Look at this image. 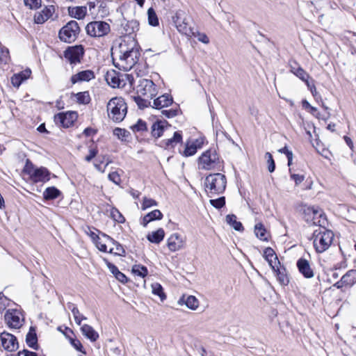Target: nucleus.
I'll return each instance as SVG.
<instances>
[{
    "label": "nucleus",
    "mask_w": 356,
    "mask_h": 356,
    "mask_svg": "<svg viewBox=\"0 0 356 356\" xmlns=\"http://www.w3.org/2000/svg\"><path fill=\"white\" fill-rule=\"evenodd\" d=\"M1 346L8 351L13 352L18 348L17 338L8 332H2L0 334Z\"/></svg>",
    "instance_id": "nucleus-14"
},
{
    "label": "nucleus",
    "mask_w": 356,
    "mask_h": 356,
    "mask_svg": "<svg viewBox=\"0 0 356 356\" xmlns=\"http://www.w3.org/2000/svg\"><path fill=\"white\" fill-rule=\"evenodd\" d=\"M10 60L8 49L0 43V65L6 64Z\"/></svg>",
    "instance_id": "nucleus-42"
},
{
    "label": "nucleus",
    "mask_w": 356,
    "mask_h": 356,
    "mask_svg": "<svg viewBox=\"0 0 356 356\" xmlns=\"http://www.w3.org/2000/svg\"><path fill=\"white\" fill-rule=\"evenodd\" d=\"M77 113L74 111H68L66 113H60L54 116V121L57 124L63 127H70L76 120Z\"/></svg>",
    "instance_id": "nucleus-12"
},
{
    "label": "nucleus",
    "mask_w": 356,
    "mask_h": 356,
    "mask_svg": "<svg viewBox=\"0 0 356 356\" xmlns=\"http://www.w3.org/2000/svg\"><path fill=\"white\" fill-rule=\"evenodd\" d=\"M167 245L170 251L175 252L183 247L184 241L178 234H173L168 238Z\"/></svg>",
    "instance_id": "nucleus-20"
},
{
    "label": "nucleus",
    "mask_w": 356,
    "mask_h": 356,
    "mask_svg": "<svg viewBox=\"0 0 356 356\" xmlns=\"http://www.w3.org/2000/svg\"><path fill=\"white\" fill-rule=\"evenodd\" d=\"M290 71L301 80H306L309 78V75L305 71L300 65L295 60L289 62Z\"/></svg>",
    "instance_id": "nucleus-23"
},
{
    "label": "nucleus",
    "mask_w": 356,
    "mask_h": 356,
    "mask_svg": "<svg viewBox=\"0 0 356 356\" xmlns=\"http://www.w3.org/2000/svg\"><path fill=\"white\" fill-rule=\"evenodd\" d=\"M196 38L200 42H202L204 44H208L209 42V39L207 35L204 33H200L198 31H195Z\"/></svg>",
    "instance_id": "nucleus-56"
},
{
    "label": "nucleus",
    "mask_w": 356,
    "mask_h": 356,
    "mask_svg": "<svg viewBox=\"0 0 356 356\" xmlns=\"http://www.w3.org/2000/svg\"><path fill=\"white\" fill-rule=\"evenodd\" d=\"M265 158L267 159L268 169L270 172H274L275 169V164L272 154L270 152H266Z\"/></svg>",
    "instance_id": "nucleus-51"
},
{
    "label": "nucleus",
    "mask_w": 356,
    "mask_h": 356,
    "mask_svg": "<svg viewBox=\"0 0 356 356\" xmlns=\"http://www.w3.org/2000/svg\"><path fill=\"white\" fill-rule=\"evenodd\" d=\"M190 16L184 10H179L172 17V21L177 31L187 37L196 36L194 29L191 26Z\"/></svg>",
    "instance_id": "nucleus-6"
},
{
    "label": "nucleus",
    "mask_w": 356,
    "mask_h": 356,
    "mask_svg": "<svg viewBox=\"0 0 356 356\" xmlns=\"http://www.w3.org/2000/svg\"><path fill=\"white\" fill-rule=\"evenodd\" d=\"M275 272H277V279L280 282V283L282 285H287L289 282V280L286 274L284 271H282L280 269V266H278V270H274Z\"/></svg>",
    "instance_id": "nucleus-44"
},
{
    "label": "nucleus",
    "mask_w": 356,
    "mask_h": 356,
    "mask_svg": "<svg viewBox=\"0 0 356 356\" xmlns=\"http://www.w3.org/2000/svg\"><path fill=\"white\" fill-rule=\"evenodd\" d=\"M83 54L84 49L82 45L69 47L64 51V57L70 64L80 63Z\"/></svg>",
    "instance_id": "nucleus-11"
},
{
    "label": "nucleus",
    "mask_w": 356,
    "mask_h": 356,
    "mask_svg": "<svg viewBox=\"0 0 356 356\" xmlns=\"http://www.w3.org/2000/svg\"><path fill=\"white\" fill-rule=\"evenodd\" d=\"M205 191L211 197L222 193L226 188V177L221 173H214L208 175L204 181Z\"/></svg>",
    "instance_id": "nucleus-4"
},
{
    "label": "nucleus",
    "mask_w": 356,
    "mask_h": 356,
    "mask_svg": "<svg viewBox=\"0 0 356 356\" xmlns=\"http://www.w3.org/2000/svg\"><path fill=\"white\" fill-rule=\"evenodd\" d=\"M113 135L122 141H127L130 136V133L124 129L117 127L113 130Z\"/></svg>",
    "instance_id": "nucleus-38"
},
{
    "label": "nucleus",
    "mask_w": 356,
    "mask_h": 356,
    "mask_svg": "<svg viewBox=\"0 0 356 356\" xmlns=\"http://www.w3.org/2000/svg\"><path fill=\"white\" fill-rule=\"evenodd\" d=\"M115 277L118 281H120L122 283H126L127 282V277L124 273H121L120 271L118 273H117V275Z\"/></svg>",
    "instance_id": "nucleus-61"
},
{
    "label": "nucleus",
    "mask_w": 356,
    "mask_h": 356,
    "mask_svg": "<svg viewBox=\"0 0 356 356\" xmlns=\"http://www.w3.org/2000/svg\"><path fill=\"white\" fill-rule=\"evenodd\" d=\"M148 22L151 26H156L159 25V19L157 15L152 8L147 10Z\"/></svg>",
    "instance_id": "nucleus-43"
},
{
    "label": "nucleus",
    "mask_w": 356,
    "mask_h": 356,
    "mask_svg": "<svg viewBox=\"0 0 356 356\" xmlns=\"http://www.w3.org/2000/svg\"><path fill=\"white\" fill-rule=\"evenodd\" d=\"M95 79V73L90 70L79 72L71 76L70 81L72 84L78 82L89 81Z\"/></svg>",
    "instance_id": "nucleus-16"
},
{
    "label": "nucleus",
    "mask_w": 356,
    "mask_h": 356,
    "mask_svg": "<svg viewBox=\"0 0 356 356\" xmlns=\"http://www.w3.org/2000/svg\"><path fill=\"white\" fill-rule=\"evenodd\" d=\"M5 321L11 328L17 329L22 325L21 314L16 309L8 310L4 316Z\"/></svg>",
    "instance_id": "nucleus-13"
},
{
    "label": "nucleus",
    "mask_w": 356,
    "mask_h": 356,
    "mask_svg": "<svg viewBox=\"0 0 356 356\" xmlns=\"http://www.w3.org/2000/svg\"><path fill=\"white\" fill-rule=\"evenodd\" d=\"M31 71L29 69L18 73V74L20 75V76L22 77L24 80H26L31 76Z\"/></svg>",
    "instance_id": "nucleus-63"
},
{
    "label": "nucleus",
    "mask_w": 356,
    "mask_h": 356,
    "mask_svg": "<svg viewBox=\"0 0 356 356\" xmlns=\"http://www.w3.org/2000/svg\"><path fill=\"white\" fill-rule=\"evenodd\" d=\"M81 330L86 338L91 341H96L99 338V334L93 329V327L88 324H83L81 327Z\"/></svg>",
    "instance_id": "nucleus-27"
},
{
    "label": "nucleus",
    "mask_w": 356,
    "mask_h": 356,
    "mask_svg": "<svg viewBox=\"0 0 356 356\" xmlns=\"http://www.w3.org/2000/svg\"><path fill=\"white\" fill-rule=\"evenodd\" d=\"M236 216L234 214H229L226 216V222L236 231H243V227L242 223L237 221Z\"/></svg>",
    "instance_id": "nucleus-34"
},
{
    "label": "nucleus",
    "mask_w": 356,
    "mask_h": 356,
    "mask_svg": "<svg viewBox=\"0 0 356 356\" xmlns=\"http://www.w3.org/2000/svg\"><path fill=\"white\" fill-rule=\"evenodd\" d=\"M79 31L78 23L72 20L60 30L59 38L62 41L70 43L76 40Z\"/></svg>",
    "instance_id": "nucleus-8"
},
{
    "label": "nucleus",
    "mask_w": 356,
    "mask_h": 356,
    "mask_svg": "<svg viewBox=\"0 0 356 356\" xmlns=\"http://www.w3.org/2000/svg\"><path fill=\"white\" fill-rule=\"evenodd\" d=\"M106 80L108 84L113 88H121L125 84L124 80L120 79V74L115 71L108 72L106 76Z\"/></svg>",
    "instance_id": "nucleus-19"
},
{
    "label": "nucleus",
    "mask_w": 356,
    "mask_h": 356,
    "mask_svg": "<svg viewBox=\"0 0 356 356\" xmlns=\"http://www.w3.org/2000/svg\"><path fill=\"white\" fill-rule=\"evenodd\" d=\"M130 128L134 132L144 131H147V124L145 121L138 120V122L135 124L131 126Z\"/></svg>",
    "instance_id": "nucleus-46"
},
{
    "label": "nucleus",
    "mask_w": 356,
    "mask_h": 356,
    "mask_svg": "<svg viewBox=\"0 0 356 356\" xmlns=\"http://www.w3.org/2000/svg\"><path fill=\"white\" fill-rule=\"evenodd\" d=\"M140 56L137 48H129L126 43H121L119 46V59L115 65L120 70L129 71L138 63Z\"/></svg>",
    "instance_id": "nucleus-1"
},
{
    "label": "nucleus",
    "mask_w": 356,
    "mask_h": 356,
    "mask_svg": "<svg viewBox=\"0 0 356 356\" xmlns=\"http://www.w3.org/2000/svg\"><path fill=\"white\" fill-rule=\"evenodd\" d=\"M127 111V106L122 98H112L107 104L108 117L114 122H120L124 120Z\"/></svg>",
    "instance_id": "nucleus-5"
},
{
    "label": "nucleus",
    "mask_w": 356,
    "mask_h": 356,
    "mask_svg": "<svg viewBox=\"0 0 356 356\" xmlns=\"http://www.w3.org/2000/svg\"><path fill=\"white\" fill-rule=\"evenodd\" d=\"M131 271L134 275L140 276L143 278L147 276L148 273L147 268L145 266L140 264L134 265Z\"/></svg>",
    "instance_id": "nucleus-39"
},
{
    "label": "nucleus",
    "mask_w": 356,
    "mask_h": 356,
    "mask_svg": "<svg viewBox=\"0 0 356 356\" xmlns=\"http://www.w3.org/2000/svg\"><path fill=\"white\" fill-rule=\"evenodd\" d=\"M172 103V98L168 94L161 95L153 102V108L161 109L170 106Z\"/></svg>",
    "instance_id": "nucleus-25"
},
{
    "label": "nucleus",
    "mask_w": 356,
    "mask_h": 356,
    "mask_svg": "<svg viewBox=\"0 0 356 356\" xmlns=\"http://www.w3.org/2000/svg\"><path fill=\"white\" fill-rule=\"evenodd\" d=\"M24 2L30 9H38L42 4V0H24Z\"/></svg>",
    "instance_id": "nucleus-50"
},
{
    "label": "nucleus",
    "mask_w": 356,
    "mask_h": 356,
    "mask_svg": "<svg viewBox=\"0 0 356 356\" xmlns=\"http://www.w3.org/2000/svg\"><path fill=\"white\" fill-rule=\"evenodd\" d=\"M21 354H23L24 356H38L37 354L34 352H31L27 350H24L22 352H19L17 355L20 356Z\"/></svg>",
    "instance_id": "nucleus-64"
},
{
    "label": "nucleus",
    "mask_w": 356,
    "mask_h": 356,
    "mask_svg": "<svg viewBox=\"0 0 356 356\" xmlns=\"http://www.w3.org/2000/svg\"><path fill=\"white\" fill-rule=\"evenodd\" d=\"M108 268H109L110 271L113 274L114 276L117 275L120 272L118 268L113 264L108 263Z\"/></svg>",
    "instance_id": "nucleus-62"
},
{
    "label": "nucleus",
    "mask_w": 356,
    "mask_h": 356,
    "mask_svg": "<svg viewBox=\"0 0 356 356\" xmlns=\"http://www.w3.org/2000/svg\"><path fill=\"white\" fill-rule=\"evenodd\" d=\"M151 287L152 293L158 296L162 302L166 299V296L163 292V289L159 283H153L152 284Z\"/></svg>",
    "instance_id": "nucleus-35"
},
{
    "label": "nucleus",
    "mask_w": 356,
    "mask_h": 356,
    "mask_svg": "<svg viewBox=\"0 0 356 356\" xmlns=\"http://www.w3.org/2000/svg\"><path fill=\"white\" fill-rule=\"evenodd\" d=\"M210 204L216 209H221L225 204V197L210 200Z\"/></svg>",
    "instance_id": "nucleus-49"
},
{
    "label": "nucleus",
    "mask_w": 356,
    "mask_h": 356,
    "mask_svg": "<svg viewBox=\"0 0 356 356\" xmlns=\"http://www.w3.org/2000/svg\"><path fill=\"white\" fill-rule=\"evenodd\" d=\"M26 341L30 348H32L35 350L38 348L36 331L33 327H30L29 331L26 337Z\"/></svg>",
    "instance_id": "nucleus-29"
},
{
    "label": "nucleus",
    "mask_w": 356,
    "mask_h": 356,
    "mask_svg": "<svg viewBox=\"0 0 356 356\" xmlns=\"http://www.w3.org/2000/svg\"><path fill=\"white\" fill-rule=\"evenodd\" d=\"M71 344L72 345V346L77 350L81 352V353H85L83 350V346L81 343V341L78 339H71Z\"/></svg>",
    "instance_id": "nucleus-58"
},
{
    "label": "nucleus",
    "mask_w": 356,
    "mask_h": 356,
    "mask_svg": "<svg viewBox=\"0 0 356 356\" xmlns=\"http://www.w3.org/2000/svg\"><path fill=\"white\" fill-rule=\"evenodd\" d=\"M182 142V135L180 131H175L172 138L165 140L163 141L165 149H172L177 144Z\"/></svg>",
    "instance_id": "nucleus-28"
},
{
    "label": "nucleus",
    "mask_w": 356,
    "mask_h": 356,
    "mask_svg": "<svg viewBox=\"0 0 356 356\" xmlns=\"http://www.w3.org/2000/svg\"><path fill=\"white\" fill-rule=\"evenodd\" d=\"M110 25L103 21H94L88 23L86 26L88 35L91 37H102L110 32Z\"/></svg>",
    "instance_id": "nucleus-9"
},
{
    "label": "nucleus",
    "mask_w": 356,
    "mask_h": 356,
    "mask_svg": "<svg viewBox=\"0 0 356 356\" xmlns=\"http://www.w3.org/2000/svg\"><path fill=\"white\" fill-rule=\"evenodd\" d=\"M178 305H185L191 310H196L199 307V300L194 296H182L178 300Z\"/></svg>",
    "instance_id": "nucleus-21"
},
{
    "label": "nucleus",
    "mask_w": 356,
    "mask_h": 356,
    "mask_svg": "<svg viewBox=\"0 0 356 356\" xmlns=\"http://www.w3.org/2000/svg\"><path fill=\"white\" fill-rule=\"evenodd\" d=\"M76 102L79 104H87L90 101L89 92L88 91L80 92L74 95Z\"/></svg>",
    "instance_id": "nucleus-41"
},
{
    "label": "nucleus",
    "mask_w": 356,
    "mask_h": 356,
    "mask_svg": "<svg viewBox=\"0 0 356 356\" xmlns=\"http://www.w3.org/2000/svg\"><path fill=\"white\" fill-rule=\"evenodd\" d=\"M151 221L161 220L163 218L162 213L159 209H155L147 214Z\"/></svg>",
    "instance_id": "nucleus-52"
},
{
    "label": "nucleus",
    "mask_w": 356,
    "mask_h": 356,
    "mask_svg": "<svg viewBox=\"0 0 356 356\" xmlns=\"http://www.w3.org/2000/svg\"><path fill=\"white\" fill-rule=\"evenodd\" d=\"M197 152V146L194 143H187L183 152L184 156H191L194 155Z\"/></svg>",
    "instance_id": "nucleus-47"
},
{
    "label": "nucleus",
    "mask_w": 356,
    "mask_h": 356,
    "mask_svg": "<svg viewBox=\"0 0 356 356\" xmlns=\"http://www.w3.org/2000/svg\"><path fill=\"white\" fill-rule=\"evenodd\" d=\"M137 94L147 98H153L157 95V88L150 79H141L137 86Z\"/></svg>",
    "instance_id": "nucleus-10"
},
{
    "label": "nucleus",
    "mask_w": 356,
    "mask_h": 356,
    "mask_svg": "<svg viewBox=\"0 0 356 356\" xmlns=\"http://www.w3.org/2000/svg\"><path fill=\"white\" fill-rule=\"evenodd\" d=\"M151 99L152 98L144 97L139 95L134 97L135 102L137 104L138 106L141 109L145 108L150 105L151 102L149 100Z\"/></svg>",
    "instance_id": "nucleus-40"
},
{
    "label": "nucleus",
    "mask_w": 356,
    "mask_h": 356,
    "mask_svg": "<svg viewBox=\"0 0 356 356\" xmlns=\"http://www.w3.org/2000/svg\"><path fill=\"white\" fill-rule=\"evenodd\" d=\"M111 216L116 222L123 223L125 221L124 217L122 213L115 208H112L111 210Z\"/></svg>",
    "instance_id": "nucleus-45"
},
{
    "label": "nucleus",
    "mask_w": 356,
    "mask_h": 356,
    "mask_svg": "<svg viewBox=\"0 0 356 356\" xmlns=\"http://www.w3.org/2000/svg\"><path fill=\"white\" fill-rule=\"evenodd\" d=\"M61 192L54 186L48 187L43 193V197L45 200H54L59 197Z\"/></svg>",
    "instance_id": "nucleus-32"
},
{
    "label": "nucleus",
    "mask_w": 356,
    "mask_h": 356,
    "mask_svg": "<svg viewBox=\"0 0 356 356\" xmlns=\"http://www.w3.org/2000/svg\"><path fill=\"white\" fill-rule=\"evenodd\" d=\"M305 213L308 216L307 220H315L317 218H323L325 220V226L327 225V220L325 215L323 211L318 207H309L304 211Z\"/></svg>",
    "instance_id": "nucleus-22"
},
{
    "label": "nucleus",
    "mask_w": 356,
    "mask_h": 356,
    "mask_svg": "<svg viewBox=\"0 0 356 356\" xmlns=\"http://www.w3.org/2000/svg\"><path fill=\"white\" fill-rule=\"evenodd\" d=\"M68 308L72 311V313L74 316L75 322L79 325H81V322L82 320H86V318L80 314L78 308L73 304L69 303L68 304Z\"/></svg>",
    "instance_id": "nucleus-36"
},
{
    "label": "nucleus",
    "mask_w": 356,
    "mask_h": 356,
    "mask_svg": "<svg viewBox=\"0 0 356 356\" xmlns=\"http://www.w3.org/2000/svg\"><path fill=\"white\" fill-rule=\"evenodd\" d=\"M24 81V79L18 74H14L11 78L12 84L15 87H19Z\"/></svg>",
    "instance_id": "nucleus-55"
},
{
    "label": "nucleus",
    "mask_w": 356,
    "mask_h": 356,
    "mask_svg": "<svg viewBox=\"0 0 356 356\" xmlns=\"http://www.w3.org/2000/svg\"><path fill=\"white\" fill-rule=\"evenodd\" d=\"M54 12V6L45 7L41 12H38L35 14L34 22L36 24H43L52 15Z\"/></svg>",
    "instance_id": "nucleus-18"
},
{
    "label": "nucleus",
    "mask_w": 356,
    "mask_h": 356,
    "mask_svg": "<svg viewBox=\"0 0 356 356\" xmlns=\"http://www.w3.org/2000/svg\"><path fill=\"white\" fill-rule=\"evenodd\" d=\"M98 153V150L97 148H92L90 147L89 149V154L86 156L85 160L87 162H90L92 161V159H94Z\"/></svg>",
    "instance_id": "nucleus-57"
},
{
    "label": "nucleus",
    "mask_w": 356,
    "mask_h": 356,
    "mask_svg": "<svg viewBox=\"0 0 356 356\" xmlns=\"http://www.w3.org/2000/svg\"><path fill=\"white\" fill-rule=\"evenodd\" d=\"M68 12L70 16L78 19H83L87 13L86 6L69 7Z\"/></svg>",
    "instance_id": "nucleus-30"
},
{
    "label": "nucleus",
    "mask_w": 356,
    "mask_h": 356,
    "mask_svg": "<svg viewBox=\"0 0 356 356\" xmlns=\"http://www.w3.org/2000/svg\"><path fill=\"white\" fill-rule=\"evenodd\" d=\"M343 282L348 285H353L356 283V270H350L343 275Z\"/></svg>",
    "instance_id": "nucleus-37"
},
{
    "label": "nucleus",
    "mask_w": 356,
    "mask_h": 356,
    "mask_svg": "<svg viewBox=\"0 0 356 356\" xmlns=\"http://www.w3.org/2000/svg\"><path fill=\"white\" fill-rule=\"evenodd\" d=\"M165 236V232L162 228H159L155 232L148 234L147 238L149 241L154 243H159L163 241Z\"/></svg>",
    "instance_id": "nucleus-31"
},
{
    "label": "nucleus",
    "mask_w": 356,
    "mask_h": 356,
    "mask_svg": "<svg viewBox=\"0 0 356 356\" xmlns=\"http://www.w3.org/2000/svg\"><path fill=\"white\" fill-rule=\"evenodd\" d=\"M264 257L273 270H278V266H280V262L275 251L271 248H267L264 250Z\"/></svg>",
    "instance_id": "nucleus-17"
},
{
    "label": "nucleus",
    "mask_w": 356,
    "mask_h": 356,
    "mask_svg": "<svg viewBox=\"0 0 356 356\" xmlns=\"http://www.w3.org/2000/svg\"><path fill=\"white\" fill-rule=\"evenodd\" d=\"M24 172L29 175L31 180L35 183L46 182L50 179V172L44 167L36 168L31 163H26Z\"/></svg>",
    "instance_id": "nucleus-7"
},
{
    "label": "nucleus",
    "mask_w": 356,
    "mask_h": 356,
    "mask_svg": "<svg viewBox=\"0 0 356 356\" xmlns=\"http://www.w3.org/2000/svg\"><path fill=\"white\" fill-rule=\"evenodd\" d=\"M291 178L295 181L296 185L300 184L305 179V177L303 175L298 174H291Z\"/></svg>",
    "instance_id": "nucleus-59"
},
{
    "label": "nucleus",
    "mask_w": 356,
    "mask_h": 356,
    "mask_svg": "<svg viewBox=\"0 0 356 356\" xmlns=\"http://www.w3.org/2000/svg\"><path fill=\"white\" fill-rule=\"evenodd\" d=\"M296 265H297L299 272L305 278H312L314 276V273L310 266V263L306 259H304V258L299 259L297 261Z\"/></svg>",
    "instance_id": "nucleus-15"
},
{
    "label": "nucleus",
    "mask_w": 356,
    "mask_h": 356,
    "mask_svg": "<svg viewBox=\"0 0 356 356\" xmlns=\"http://www.w3.org/2000/svg\"><path fill=\"white\" fill-rule=\"evenodd\" d=\"M179 109L176 108H170L165 109L162 111V114L166 116L168 118H171L175 117L178 115Z\"/></svg>",
    "instance_id": "nucleus-53"
},
{
    "label": "nucleus",
    "mask_w": 356,
    "mask_h": 356,
    "mask_svg": "<svg viewBox=\"0 0 356 356\" xmlns=\"http://www.w3.org/2000/svg\"><path fill=\"white\" fill-rule=\"evenodd\" d=\"M102 236L106 238V242L110 243L111 245H113L115 246V248H110L108 251L110 253H114L118 255H123L125 253L123 247L118 242L115 241L107 234H103Z\"/></svg>",
    "instance_id": "nucleus-26"
},
{
    "label": "nucleus",
    "mask_w": 356,
    "mask_h": 356,
    "mask_svg": "<svg viewBox=\"0 0 356 356\" xmlns=\"http://www.w3.org/2000/svg\"><path fill=\"white\" fill-rule=\"evenodd\" d=\"M313 244L318 253H322L327 250L331 245L334 234L331 230L325 227H319L313 233Z\"/></svg>",
    "instance_id": "nucleus-3"
},
{
    "label": "nucleus",
    "mask_w": 356,
    "mask_h": 356,
    "mask_svg": "<svg viewBox=\"0 0 356 356\" xmlns=\"http://www.w3.org/2000/svg\"><path fill=\"white\" fill-rule=\"evenodd\" d=\"M223 161L214 148L204 152L198 159V168L204 170H219Z\"/></svg>",
    "instance_id": "nucleus-2"
},
{
    "label": "nucleus",
    "mask_w": 356,
    "mask_h": 356,
    "mask_svg": "<svg viewBox=\"0 0 356 356\" xmlns=\"http://www.w3.org/2000/svg\"><path fill=\"white\" fill-rule=\"evenodd\" d=\"M170 125L165 120H158L153 123L152 125V135L154 138H159L161 136L163 132Z\"/></svg>",
    "instance_id": "nucleus-24"
},
{
    "label": "nucleus",
    "mask_w": 356,
    "mask_h": 356,
    "mask_svg": "<svg viewBox=\"0 0 356 356\" xmlns=\"http://www.w3.org/2000/svg\"><path fill=\"white\" fill-rule=\"evenodd\" d=\"M108 179L114 184L119 185L121 182V178L118 172H112L108 174Z\"/></svg>",
    "instance_id": "nucleus-54"
},
{
    "label": "nucleus",
    "mask_w": 356,
    "mask_h": 356,
    "mask_svg": "<svg viewBox=\"0 0 356 356\" xmlns=\"http://www.w3.org/2000/svg\"><path fill=\"white\" fill-rule=\"evenodd\" d=\"M157 204L158 203L154 200L145 197L143 200L141 209L145 210L149 207L157 206Z\"/></svg>",
    "instance_id": "nucleus-48"
},
{
    "label": "nucleus",
    "mask_w": 356,
    "mask_h": 356,
    "mask_svg": "<svg viewBox=\"0 0 356 356\" xmlns=\"http://www.w3.org/2000/svg\"><path fill=\"white\" fill-rule=\"evenodd\" d=\"M254 232L258 238L261 241H267L268 234L265 229L264 225L261 222L257 223L254 226Z\"/></svg>",
    "instance_id": "nucleus-33"
},
{
    "label": "nucleus",
    "mask_w": 356,
    "mask_h": 356,
    "mask_svg": "<svg viewBox=\"0 0 356 356\" xmlns=\"http://www.w3.org/2000/svg\"><path fill=\"white\" fill-rule=\"evenodd\" d=\"M88 4V10H89V12L90 13V14L93 16L97 15V13L95 10V8H96V6H97V1H90Z\"/></svg>",
    "instance_id": "nucleus-60"
}]
</instances>
